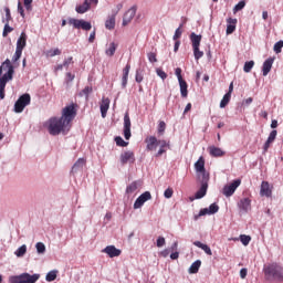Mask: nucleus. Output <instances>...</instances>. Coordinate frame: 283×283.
Here are the masks:
<instances>
[{"instance_id":"17","label":"nucleus","mask_w":283,"mask_h":283,"mask_svg":"<svg viewBox=\"0 0 283 283\" xmlns=\"http://www.w3.org/2000/svg\"><path fill=\"white\" fill-rule=\"evenodd\" d=\"M260 195L265 196V198H271V196H273V190L271 189L269 181H262Z\"/></svg>"},{"instance_id":"64","label":"nucleus","mask_w":283,"mask_h":283,"mask_svg":"<svg viewBox=\"0 0 283 283\" xmlns=\"http://www.w3.org/2000/svg\"><path fill=\"white\" fill-rule=\"evenodd\" d=\"M157 75L163 78V81H165V78H167V73H165V71L157 69Z\"/></svg>"},{"instance_id":"53","label":"nucleus","mask_w":283,"mask_h":283,"mask_svg":"<svg viewBox=\"0 0 283 283\" xmlns=\"http://www.w3.org/2000/svg\"><path fill=\"white\" fill-rule=\"evenodd\" d=\"M32 1L34 0H23L27 12H32Z\"/></svg>"},{"instance_id":"13","label":"nucleus","mask_w":283,"mask_h":283,"mask_svg":"<svg viewBox=\"0 0 283 283\" xmlns=\"http://www.w3.org/2000/svg\"><path fill=\"white\" fill-rule=\"evenodd\" d=\"M92 3H95V6L98 3V0H84L83 4H80L75 8V11L77 14H85L87 10L92 7Z\"/></svg>"},{"instance_id":"19","label":"nucleus","mask_w":283,"mask_h":283,"mask_svg":"<svg viewBox=\"0 0 283 283\" xmlns=\"http://www.w3.org/2000/svg\"><path fill=\"white\" fill-rule=\"evenodd\" d=\"M25 45H28V34L25 32H22L17 41L15 50H20L21 52H23Z\"/></svg>"},{"instance_id":"27","label":"nucleus","mask_w":283,"mask_h":283,"mask_svg":"<svg viewBox=\"0 0 283 283\" xmlns=\"http://www.w3.org/2000/svg\"><path fill=\"white\" fill-rule=\"evenodd\" d=\"M106 30H114L116 28V14L109 15L105 21Z\"/></svg>"},{"instance_id":"5","label":"nucleus","mask_w":283,"mask_h":283,"mask_svg":"<svg viewBox=\"0 0 283 283\" xmlns=\"http://www.w3.org/2000/svg\"><path fill=\"white\" fill-rule=\"evenodd\" d=\"M76 107H78L77 104L72 103L71 105L65 106L62 109V116L60 117L64 123H66L69 126L72 127V120L76 118Z\"/></svg>"},{"instance_id":"29","label":"nucleus","mask_w":283,"mask_h":283,"mask_svg":"<svg viewBox=\"0 0 283 283\" xmlns=\"http://www.w3.org/2000/svg\"><path fill=\"white\" fill-rule=\"evenodd\" d=\"M193 245L198 247V249H202V251H205V253H207V255H213V252H211V248H209V245H207L200 241H195Z\"/></svg>"},{"instance_id":"11","label":"nucleus","mask_w":283,"mask_h":283,"mask_svg":"<svg viewBox=\"0 0 283 283\" xmlns=\"http://www.w3.org/2000/svg\"><path fill=\"white\" fill-rule=\"evenodd\" d=\"M195 169L197 174H201V179H205V176L209 178L207 169L205 168V157H199V159L195 164Z\"/></svg>"},{"instance_id":"52","label":"nucleus","mask_w":283,"mask_h":283,"mask_svg":"<svg viewBox=\"0 0 283 283\" xmlns=\"http://www.w3.org/2000/svg\"><path fill=\"white\" fill-rule=\"evenodd\" d=\"M147 57H148L149 63H158V59L156 57V53L149 52L147 54Z\"/></svg>"},{"instance_id":"33","label":"nucleus","mask_w":283,"mask_h":283,"mask_svg":"<svg viewBox=\"0 0 283 283\" xmlns=\"http://www.w3.org/2000/svg\"><path fill=\"white\" fill-rule=\"evenodd\" d=\"M57 275H59V271L52 270L46 274L45 280H46V282H54V280H56Z\"/></svg>"},{"instance_id":"44","label":"nucleus","mask_w":283,"mask_h":283,"mask_svg":"<svg viewBox=\"0 0 283 283\" xmlns=\"http://www.w3.org/2000/svg\"><path fill=\"white\" fill-rule=\"evenodd\" d=\"M208 211L209 216H213V213H218V211H220V207L217 206L216 203H212L209 206Z\"/></svg>"},{"instance_id":"47","label":"nucleus","mask_w":283,"mask_h":283,"mask_svg":"<svg viewBox=\"0 0 283 283\" xmlns=\"http://www.w3.org/2000/svg\"><path fill=\"white\" fill-rule=\"evenodd\" d=\"M138 198H139L143 202H147V200H151V192L146 191V192L142 193Z\"/></svg>"},{"instance_id":"26","label":"nucleus","mask_w":283,"mask_h":283,"mask_svg":"<svg viewBox=\"0 0 283 283\" xmlns=\"http://www.w3.org/2000/svg\"><path fill=\"white\" fill-rule=\"evenodd\" d=\"M190 41H191V44H192V49L193 48H200V43L202 41V35H198L195 32H192L190 34Z\"/></svg>"},{"instance_id":"60","label":"nucleus","mask_w":283,"mask_h":283,"mask_svg":"<svg viewBox=\"0 0 283 283\" xmlns=\"http://www.w3.org/2000/svg\"><path fill=\"white\" fill-rule=\"evenodd\" d=\"M277 136V130H272L268 137L269 143H273Z\"/></svg>"},{"instance_id":"34","label":"nucleus","mask_w":283,"mask_h":283,"mask_svg":"<svg viewBox=\"0 0 283 283\" xmlns=\"http://www.w3.org/2000/svg\"><path fill=\"white\" fill-rule=\"evenodd\" d=\"M230 101H231V93H226L223 98L220 102V107L224 108L227 105H229Z\"/></svg>"},{"instance_id":"2","label":"nucleus","mask_w":283,"mask_h":283,"mask_svg":"<svg viewBox=\"0 0 283 283\" xmlns=\"http://www.w3.org/2000/svg\"><path fill=\"white\" fill-rule=\"evenodd\" d=\"M70 127L61 117H51L46 122V129L51 136H59V134H66Z\"/></svg>"},{"instance_id":"58","label":"nucleus","mask_w":283,"mask_h":283,"mask_svg":"<svg viewBox=\"0 0 283 283\" xmlns=\"http://www.w3.org/2000/svg\"><path fill=\"white\" fill-rule=\"evenodd\" d=\"M18 12L22 19H25V11L23 10V4H21V2H18Z\"/></svg>"},{"instance_id":"18","label":"nucleus","mask_w":283,"mask_h":283,"mask_svg":"<svg viewBox=\"0 0 283 283\" xmlns=\"http://www.w3.org/2000/svg\"><path fill=\"white\" fill-rule=\"evenodd\" d=\"M109 97H103L101 105H99V109H101V114H102V118H106L107 117V112L109 111Z\"/></svg>"},{"instance_id":"39","label":"nucleus","mask_w":283,"mask_h":283,"mask_svg":"<svg viewBox=\"0 0 283 283\" xmlns=\"http://www.w3.org/2000/svg\"><path fill=\"white\" fill-rule=\"evenodd\" d=\"M192 50L196 61H199V59H202V56H205V52L200 51V46L193 48Z\"/></svg>"},{"instance_id":"15","label":"nucleus","mask_w":283,"mask_h":283,"mask_svg":"<svg viewBox=\"0 0 283 283\" xmlns=\"http://www.w3.org/2000/svg\"><path fill=\"white\" fill-rule=\"evenodd\" d=\"M136 17V8H130L127 10V12L124 14L123 18V25H129V23H132V21L134 20V18Z\"/></svg>"},{"instance_id":"45","label":"nucleus","mask_w":283,"mask_h":283,"mask_svg":"<svg viewBox=\"0 0 283 283\" xmlns=\"http://www.w3.org/2000/svg\"><path fill=\"white\" fill-rule=\"evenodd\" d=\"M13 28L10 27V23L8 22H4V29H3V32H2V36H8V34H10V32H13Z\"/></svg>"},{"instance_id":"16","label":"nucleus","mask_w":283,"mask_h":283,"mask_svg":"<svg viewBox=\"0 0 283 283\" xmlns=\"http://www.w3.org/2000/svg\"><path fill=\"white\" fill-rule=\"evenodd\" d=\"M238 207L240 211L243 213H249L251 211V199L249 198H243L238 202Z\"/></svg>"},{"instance_id":"49","label":"nucleus","mask_w":283,"mask_h":283,"mask_svg":"<svg viewBox=\"0 0 283 283\" xmlns=\"http://www.w3.org/2000/svg\"><path fill=\"white\" fill-rule=\"evenodd\" d=\"M74 64V57L70 56L65 59L62 63V65L67 70L70 65Z\"/></svg>"},{"instance_id":"43","label":"nucleus","mask_w":283,"mask_h":283,"mask_svg":"<svg viewBox=\"0 0 283 283\" xmlns=\"http://www.w3.org/2000/svg\"><path fill=\"white\" fill-rule=\"evenodd\" d=\"M247 6V1L242 0L238 4L234 6L233 12H240V10H244V7Z\"/></svg>"},{"instance_id":"54","label":"nucleus","mask_w":283,"mask_h":283,"mask_svg":"<svg viewBox=\"0 0 283 283\" xmlns=\"http://www.w3.org/2000/svg\"><path fill=\"white\" fill-rule=\"evenodd\" d=\"M180 36H182V30L180 28L176 29L175 34L172 36L174 41H178V39H180Z\"/></svg>"},{"instance_id":"1","label":"nucleus","mask_w":283,"mask_h":283,"mask_svg":"<svg viewBox=\"0 0 283 283\" xmlns=\"http://www.w3.org/2000/svg\"><path fill=\"white\" fill-rule=\"evenodd\" d=\"M3 70H7V73L3 74ZM0 98L4 99L6 98V85L8 84L9 81H12L14 76V66L12 65V62L10 59H7L0 66Z\"/></svg>"},{"instance_id":"61","label":"nucleus","mask_w":283,"mask_h":283,"mask_svg":"<svg viewBox=\"0 0 283 283\" xmlns=\"http://www.w3.org/2000/svg\"><path fill=\"white\" fill-rule=\"evenodd\" d=\"M165 244H166L165 237H158L157 239L158 249H160L161 247H165Z\"/></svg>"},{"instance_id":"21","label":"nucleus","mask_w":283,"mask_h":283,"mask_svg":"<svg viewBox=\"0 0 283 283\" xmlns=\"http://www.w3.org/2000/svg\"><path fill=\"white\" fill-rule=\"evenodd\" d=\"M145 143L147 144L146 149L148 151H154V149H156V147H158V138L154 137V136H149L145 139Z\"/></svg>"},{"instance_id":"51","label":"nucleus","mask_w":283,"mask_h":283,"mask_svg":"<svg viewBox=\"0 0 283 283\" xmlns=\"http://www.w3.org/2000/svg\"><path fill=\"white\" fill-rule=\"evenodd\" d=\"M35 249L38 253H45V244L43 242H38Z\"/></svg>"},{"instance_id":"22","label":"nucleus","mask_w":283,"mask_h":283,"mask_svg":"<svg viewBox=\"0 0 283 283\" xmlns=\"http://www.w3.org/2000/svg\"><path fill=\"white\" fill-rule=\"evenodd\" d=\"M227 30L226 34H233L235 32V25H238V19L228 18L227 19Z\"/></svg>"},{"instance_id":"25","label":"nucleus","mask_w":283,"mask_h":283,"mask_svg":"<svg viewBox=\"0 0 283 283\" xmlns=\"http://www.w3.org/2000/svg\"><path fill=\"white\" fill-rule=\"evenodd\" d=\"M85 159L80 158L76 160V163L73 165L71 174H76L77 171H83V167H85Z\"/></svg>"},{"instance_id":"4","label":"nucleus","mask_w":283,"mask_h":283,"mask_svg":"<svg viewBox=\"0 0 283 283\" xmlns=\"http://www.w3.org/2000/svg\"><path fill=\"white\" fill-rule=\"evenodd\" d=\"M41 279V274H30L24 272L22 274L11 276L9 279L10 283H36Z\"/></svg>"},{"instance_id":"59","label":"nucleus","mask_w":283,"mask_h":283,"mask_svg":"<svg viewBox=\"0 0 283 283\" xmlns=\"http://www.w3.org/2000/svg\"><path fill=\"white\" fill-rule=\"evenodd\" d=\"M165 198L169 199L174 196V188H167L164 192Z\"/></svg>"},{"instance_id":"7","label":"nucleus","mask_w":283,"mask_h":283,"mask_svg":"<svg viewBox=\"0 0 283 283\" xmlns=\"http://www.w3.org/2000/svg\"><path fill=\"white\" fill-rule=\"evenodd\" d=\"M69 24L73 25V28H75V30H85L86 32H88V30H92V23L87 22L85 20L70 18Z\"/></svg>"},{"instance_id":"57","label":"nucleus","mask_w":283,"mask_h":283,"mask_svg":"<svg viewBox=\"0 0 283 283\" xmlns=\"http://www.w3.org/2000/svg\"><path fill=\"white\" fill-rule=\"evenodd\" d=\"M175 74H176L179 82L185 81V78H182V69L177 67L176 71H175Z\"/></svg>"},{"instance_id":"28","label":"nucleus","mask_w":283,"mask_h":283,"mask_svg":"<svg viewBox=\"0 0 283 283\" xmlns=\"http://www.w3.org/2000/svg\"><path fill=\"white\" fill-rule=\"evenodd\" d=\"M179 87H180V94L182 98H187V96H189V91H188L189 85L187 84V81L184 80L179 82Z\"/></svg>"},{"instance_id":"48","label":"nucleus","mask_w":283,"mask_h":283,"mask_svg":"<svg viewBox=\"0 0 283 283\" xmlns=\"http://www.w3.org/2000/svg\"><path fill=\"white\" fill-rule=\"evenodd\" d=\"M22 54H23V51L15 49V53L12 56V63H17V61H19V59H21Z\"/></svg>"},{"instance_id":"41","label":"nucleus","mask_w":283,"mask_h":283,"mask_svg":"<svg viewBox=\"0 0 283 283\" xmlns=\"http://www.w3.org/2000/svg\"><path fill=\"white\" fill-rule=\"evenodd\" d=\"M46 56H50L51 59L54 56H61V50L60 49L49 50L46 52Z\"/></svg>"},{"instance_id":"55","label":"nucleus","mask_w":283,"mask_h":283,"mask_svg":"<svg viewBox=\"0 0 283 283\" xmlns=\"http://www.w3.org/2000/svg\"><path fill=\"white\" fill-rule=\"evenodd\" d=\"M74 78H76V75L72 74V72H67L65 74V81L66 83H72V81H74Z\"/></svg>"},{"instance_id":"3","label":"nucleus","mask_w":283,"mask_h":283,"mask_svg":"<svg viewBox=\"0 0 283 283\" xmlns=\"http://www.w3.org/2000/svg\"><path fill=\"white\" fill-rule=\"evenodd\" d=\"M263 273L265 275V280H282L283 277V268L277 263H270L264 265Z\"/></svg>"},{"instance_id":"46","label":"nucleus","mask_w":283,"mask_h":283,"mask_svg":"<svg viewBox=\"0 0 283 283\" xmlns=\"http://www.w3.org/2000/svg\"><path fill=\"white\" fill-rule=\"evenodd\" d=\"M136 189H138V185L136 184V181H134L129 186H127L126 193H134Z\"/></svg>"},{"instance_id":"8","label":"nucleus","mask_w":283,"mask_h":283,"mask_svg":"<svg viewBox=\"0 0 283 283\" xmlns=\"http://www.w3.org/2000/svg\"><path fill=\"white\" fill-rule=\"evenodd\" d=\"M240 185H242L241 179H235L231 184L226 185L222 189L223 196H226V198H231V196H233L235 193V189H238V187H240Z\"/></svg>"},{"instance_id":"36","label":"nucleus","mask_w":283,"mask_h":283,"mask_svg":"<svg viewBox=\"0 0 283 283\" xmlns=\"http://www.w3.org/2000/svg\"><path fill=\"white\" fill-rule=\"evenodd\" d=\"M254 65H255V62L253 60L245 62L244 66H243V72L249 74V72H251V70H253Z\"/></svg>"},{"instance_id":"24","label":"nucleus","mask_w":283,"mask_h":283,"mask_svg":"<svg viewBox=\"0 0 283 283\" xmlns=\"http://www.w3.org/2000/svg\"><path fill=\"white\" fill-rule=\"evenodd\" d=\"M132 70V65L128 63L126 66L123 69V76H122V87L125 88L127 87V81L129 78V71Z\"/></svg>"},{"instance_id":"56","label":"nucleus","mask_w":283,"mask_h":283,"mask_svg":"<svg viewBox=\"0 0 283 283\" xmlns=\"http://www.w3.org/2000/svg\"><path fill=\"white\" fill-rule=\"evenodd\" d=\"M145 205V201H143L139 197L136 199L134 203V209H140Z\"/></svg>"},{"instance_id":"12","label":"nucleus","mask_w":283,"mask_h":283,"mask_svg":"<svg viewBox=\"0 0 283 283\" xmlns=\"http://www.w3.org/2000/svg\"><path fill=\"white\" fill-rule=\"evenodd\" d=\"M119 160L120 165L125 166L127 163H136V156L134 155V151L127 150L120 154Z\"/></svg>"},{"instance_id":"62","label":"nucleus","mask_w":283,"mask_h":283,"mask_svg":"<svg viewBox=\"0 0 283 283\" xmlns=\"http://www.w3.org/2000/svg\"><path fill=\"white\" fill-rule=\"evenodd\" d=\"M143 73L140 71H136L135 81L136 83H143Z\"/></svg>"},{"instance_id":"31","label":"nucleus","mask_w":283,"mask_h":283,"mask_svg":"<svg viewBox=\"0 0 283 283\" xmlns=\"http://www.w3.org/2000/svg\"><path fill=\"white\" fill-rule=\"evenodd\" d=\"M118 48V44L112 42L108 46V49H106L105 54L106 56H114V54H116V49Z\"/></svg>"},{"instance_id":"35","label":"nucleus","mask_w":283,"mask_h":283,"mask_svg":"<svg viewBox=\"0 0 283 283\" xmlns=\"http://www.w3.org/2000/svg\"><path fill=\"white\" fill-rule=\"evenodd\" d=\"M92 92H93L92 86H86L84 87V90H82V92L80 93V96H85V99L88 101L90 94H92Z\"/></svg>"},{"instance_id":"10","label":"nucleus","mask_w":283,"mask_h":283,"mask_svg":"<svg viewBox=\"0 0 283 283\" xmlns=\"http://www.w3.org/2000/svg\"><path fill=\"white\" fill-rule=\"evenodd\" d=\"M205 179H201V187L196 192L195 198L197 200H200V198H205L207 196V189H209V178H207V175L203 177Z\"/></svg>"},{"instance_id":"40","label":"nucleus","mask_w":283,"mask_h":283,"mask_svg":"<svg viewBox=\"0 0 283 283\" xmlns=\"http://www.w3.org/2000/svg\"><path fill=\"white\" fill-rule=\"evenodd\" d=\"M282 48H283V41L280 40L279 42H276L273 46V51L275 52V54H281L282 53Z\"/></svg>"},{"instance_id":"20","label":"nucleus","mask_w":283,"mask_h":283,"mask_svg":"<svg viewBox=\"0 0 283 283\" xmlns=\"http://www.w3.org/2000/svg\"><path fill=\"white\" fill-rule=\"evenodd\" d=\"M274 61H275V57H269L268 60L264 61L262 66L263 76H269V72H271Z\"/></svg>"},{"instance_id":"37","label":"nucleus","mask_w":283,"mask_h":283,"mask_svg":"<svg viewBox=\"0 0 283 283\" xmlns=\"http://www.w3.org/2000/svg\"><path fill=\"white\" fill-rule=\"evenodd\" d=\"M6 18L2 20V23H10L12 21V14L10 13V8H4Z\"/></svg>"},{"instance_id":"23","label":"nucleus","mask_w":283,"mask_h":283,"mask_svg":"<svg viewBox=\"0 0 283 283\" xmlns=\"http://www.w3.org/2000/svg\"><path fill=\"white\" fill-rule=\"evenodd\" d=\"M208 150L210 156H212V158H222V156L227 154L224 150L216 146H210Z\"/></svg>"},{"instance_id":"50","label":"nucleus","mask_w":283,"mask_h":283,"mask_svg":"<svg viewBox=\"0 0 283 283\" xmlns=\"http://www.w3.org/2000/svg\"><path fill=\"white\" fill-rule=\"evenodd\" d=\"M165 129H167V124H165V122H159V125H158L159 136H163V134H165Z\"/></svg>"},{"instance_id":"30","label":"nucleus","mask_w":283,"mask_h":283,"mask_svg":"<svg viewBox=\"0 0 283 283\" xmlns=\"http://www.w3.org/2000/svg\"><path fill=\"white\" fill-rule=\"evenodd\" d=\"M201 265H202V261H200V260L195 261V262L190 265V268H189V273H191V274L198 273V271H200V266H201Z\"/></svg>"},{"instance_id":"14","label":"nucleus","mask_w":283,"mask_h":283,"mask_svg":"<svg viewBox=\"0 0 283 283\" xmlns=\"http://www.w3.org/2000/svg\"><path fill=\"white\" fill-rule=\"evenodd\" d=\"M102 253H106L108 258H118L120 256V253H123V251L114 245H107L105 249L102 250Z\"/></svg>"},{"instance_id":"63","label":"nucleus","mask_w":283,"mask_h":283,"mask_svg":"<svg viewBox=\"0 0 283 283\" xmlns=\"http://www.w3.org/2000/svg\"><path fill=\"white\" fill-rule=\"evenodd\" d=\"M157 145H160L164 149H166V147L169 149V143L167 140H157Z\"/></svg>"},{"instance_id":"42","label":"nucleus","mask_w":283,"mask_h":283,"mask_svg":"<svg viewBox=\"0 0 283 283\" xmlns=\"http://www.w3.org/2000/svg\"><path fill=\"white\" fill-rule=\"evenodd\" d=\"M240 240L243 247H249V242H251V237L247 234H241Z\"/></svg>"},{"instance_id":"6","label":"nucleus","mask_w":283,"mask_h":283,"mask_svg":"<svg viewBox=\"0 0 283 283\" xmlns=\"http://www.w3.org/2000/svg\"><path fill=\"white\" fill-rule=\"evenodd\" d=\"M31 101H32V97H30V94L25 93L21 95L14 104L15 114H21V112H23L25 107L30 105Z\"/></svg>"},{"instance_id":"9","label":"nucleus","mask_w":283,"mask_h":283,"mask_svg":"<svg viewBox=\"0 0 283 283\" xmlns=\"http://www.w3.org/2000/svg\"><path fill=\"white\" fill-rule=\"evenodd\" d=\"M124 137L126 140L132 138V119L128 112L124 115Z\"/></svg>"},{"instance_id":"32","label":"nucleus","mask_w":283,"mask_h":283,"mask_svg":"<svg viewBox=\"0 0 283 283\" xmlns=\"http://www.w3.org/2000/svg\"><path fill=\"white\" fill-rule=\"evenodd\" d=\"M25 253H28V245L23 244L17 249V251L14 252V255H17V258H23Z\"/></svg>"},{"instance_id":"38","label":"nucleus","mask_w":283,"mask_h":283,"mask_svg":"<svg viewBox=\"0 0 283 283\" xmlns=\"http://www.w3.org/2000/svg\"><path fill=\"white\" fill-rule=\"evenodd\" d=\"M115 143L117 147H127V145H129V143L125 142L120 136L115 137Z\"/></svg>"}]
</instances>
